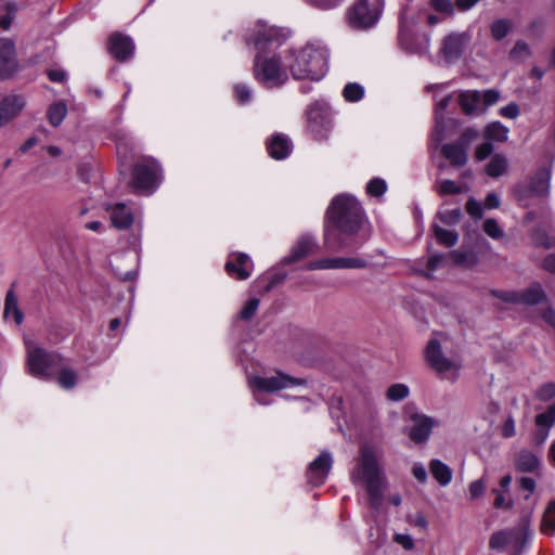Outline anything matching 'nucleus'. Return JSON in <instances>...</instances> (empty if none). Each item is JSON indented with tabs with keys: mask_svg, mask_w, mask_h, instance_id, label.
I'll list each match as a JSON object with an SVG mask.
<instances>
[{
	"mask_svg": "<svg viewBox=\"0 0 555 555\" xmlns=\"http://www.w3.org/2000/svg\"><path fill=\"white\" fill-rule=\"evenodd\" d=\"M287 34L273 26L259 24L247 39L256 49L254 60L255 79L266 88H279L288 81V67L285 55L274 51L286 40Z\"/></svg>",
	"mask_w": 555,
	"mask_h": 555,
	"instance_id": "obj_1",
	"label": "nucleus"
},
{
	"mask_svg": "<svg viewBox=\"0 0 555 555\" xmlns=\"http://www.w3.org/2000/svg\"><path fill=\"white\" fill-rule=\"evenodd\" d=\"M330 225L325 230L324 243L332 250L358 248L366 240L353 238L362 229L364 215L360 203L349 194H340L333 198L328 209Z\"/></svg>",
	"mask_w": 555,
	"mask_h": 555,
	"instance_id": "obj_2",
	"label": "nucleus"
},
{
	"mask_svg": "<svg viewBox=\"0 0 555 555\" xmlns=\"http://www.w3.org/2000/svg\"><path fill=\"white\" fill-rule=\"evenodd\" d=\"M384 451L382 447L370 442H363L359 449L350 478L354 485L365 488L370 504L377 507L383 498L386 486V477L382 466Z\"/></svg>",
	"mask_w": 555,
	"mask_h": 555,
	"instance_id": "obj_3",
	"label": "nucleus"
},
{
	"mask_svg": "<svg viewBox=\"0 0 555 555\" xmlns=\"http://www.w3.org/2000/svg\"><path fill=\"white\" fill-rule=\"evenodd\" d=\"M328 49L320 41L307 42L285 53L288 70L297 80H321L328 70Z\"/></svg>",
	"mask_w": 555,
	"mask_h": 555,
	"instance_id": "obj_4",
	"label": "nucleus"
},
{
	"mask_svg": "<svg viewBox=\"0 0 555 555\" xmlns=\"http://www.w3.org/2000/svg\"><path fill=\"white\" fill-rule=\"evenodd\" d=\"M248 384L253 389L254 399L259 404H267L268 402L263 400L264 392H275L296 386H304L306 385V380L278 371L275 374L270 376H250L248 378Z\"/></svg>",
	"mask_w": 555,
	"mask_h": 555,
	"instance_id": "obj_5",
	"label": "nucleus"
},
{
	"mask_svg": "<svg viewBox=\"0 0 555 555\" xmlns=\"http://www.w3.org/2000/svg\"><path fill=\"white\" fill-rule=\"evenodd\" d=\"M27 351V367L29 373L38 378L46 379L60 369L61 358L56 353L47 352L44 349L25 339Z\"/></svg>",
	"mask_w": 555,
	"mask_h": 555,
	"instance_id": "obj_6",
	"label": "nucleus"
},
{
	"mask_svg": "<svg viewBox=\"0 0 555 555\" xmlns=\"http://www.w3.org/2000/svg\"><path fill=\"white\" fill-rule=\"evenodd\" d=\"M162 169L152 158H144L132 169L131 188L139 194H152L160 183Z\"/></svg>",
	"mask_w": 555,
	"mask_h": 555,
	"instance_id": "obj_7",
	"label": "nucleus"
},
{
	"mask_svg": "<svg viewBox=\"0 0 555 555\" xmlns=\"http://www.w3.org/2000/svg\"><path fill=\"white\" fill-rule=\"evenodd\" d=\"M307 130L317 141L328 139L333 129V116L327 103L317 101L306 109Z\"/></svg>",
	"mask_w": 555,
	"mask_h": 555,
	"instance_id": "obj_8",
	"label": "nucleus"
},
{
	"mask_svg": "<svg viewBox=\"0 0 555 555\" xmlns=\"http://www.w3.org/2000/svg\"><path fill=\"white\" fill-rule=\"evenodd\" d=\"M500 98V91L496 89L485 91L463 90L459 93L457 101L465 115L479 116L485 114L490 106L498 103Z\"/></svg>",
	"mask_w": 555,
	"mask_h": 555,
	"instance_id": "obj_9",
	"label": "nucleus"
},
{
	"mask_svg": "<svg viewBox=\"0 0 555 555\" xmlns=\"http://www.w3.org/2000/svg\"><path fill=\"white\" fill-rule=\"evenodd\" d=\"M384 0H358L347 12L351 27L369 29L375 26L382 16Z\"/></svg>",
	"mask_w": 555,
	"mask_h": 555,
	"instance_id": "obj_10",
	"label": "nucleus"
},
{
	"mask_svg": "<svg viewBox=\"0 0 555 555\" xmlns=\"http://www.w3.org/2000/svg\"><path fill=\"white\" fill-rule=\"evenodd\" d=\"M448 83L431 85L427 89L434 92L435 98V129L431 138L436 143H440L444 138V111L452 101L451 94H442L447 89Z\"/></svg>",
	"mask_w": 555,
	"mask_h": 555,
	"instance_id": "obj_11",
	"label": "nucleus"
},
{
	"mask_svg": "<svg viewBox=\"0 0 555 555\" xmlns=\"http://www.w3.org/2000/svg\"><path fill=\"white\" fill-rule=\"evenodd\" d=\"M491 295L506 304H525L535 305L545 298V294L540 284L534 283L527 289L521 292L516 291H499L492 289Z\"/></svg>",
	"mask_w": 555,
	"mask_h": 555,
	"instance_id": "obj_12",
	"label": "nucleus"
},
{
	"mask_svg": "<svg viewBox=\"0 0 555 555\" xmlns=\"http://www.w3.org/2000/svg\"><path fill=\"white\" fill-rule=\"evenodd\" d=\"M426 359L437 373L444 376L451 374L452 378H454L460 369V365L455 361L449 360L443 356L440 343L436 338L428 341Z\"/></svg>",
	"mask_w": 555,
	"mask_h": 555,
	"instance_id": "obj_13",
	"label": "nucleus"
},
{
	"mask_svg": "<svg viewBox=\"0 0 555 555\" xmlns=\"http://www.w3.org/2000/svg\"><path fill=\"white\" fill-rule=\"evenodd\" d=\"M551 171L542 168L535 172L527 186L517 191V198L522 206H529L528 196L545 197L550 193Z\"/></svg>",
	"mask_w": 555,
	"mask_h": 555,
	"instance_id": "obj_14",
	"label": "nucleus"
},
{
	"mask_svg": "<svg viewBox=\"0 0 555 555\" xmlns=\"http://www.w3.org/2000/svg\"><path fill=\"white\" fill-rule=\"evenodd\" d=\"M470 39L472 36L468 31L451 33L443 38L439 53L446 62H454L462 56Z\"/></svg>",
	"mask_w": 555,
	"mask_h": 555,
	"instance_id": "obj_15",
	"label": "nucleus"
},
{
	"mask_svg": "<svg viewBox=\"0 0 555 555\" xmlns=\"http://www.w3.org/2000/svg\"><path fill=\"white\" fill-rule=\"evenodd\" d=\"M333 466V455L328 451H322L308 466L306 472L307 481L319 487L325 482Z\"/></svg>",
	"mask_w": 555,
	"mask_h": 555,
	"instance_id": "obj_16",
	"label": "nucleus"
},
{
	"mask_svg": "<svg viewBox=\"0 0 555 555\" xmlns=\"http://www.w3.org/2000/svg\"><path fill=\"white\" fill-rule=\"evenodd\" d=\"M425 18V10L406 7L402 10L399 20V36L398 39L403 38L406 40V36L417 33V26Z\"/></svg>",
	"mask_w": 555,
	"mask_h": 555,
	"instance_id": "obj_17",
	"label": "nucleus"
},
{
	"mask_svg": "<svg viewBox=\"0 0 555 555\" xmlns=\"http://www.w3.org/2000/svg\"><path fill=\"white\" fill-rule=\"evenodd\" d=\"M253 261L247 254L233 253L225 262L227 273L237 280H246L253 272Z\"/></svg>",
	"mask_w": 555,
	"mask_h": 555,
	"instance_id": "obj_18",
	"label": "nucleus"
},
{
	"mask_svg": "<svg viewBox=\"0 0 555 555\" xmlns=\"http://www.w3.org/2000/svg\"><path fill=\"white\" fill-rule=\"evenodd\" d=\"M105 210L108 214L112 225L118 230L130 228L134 221L132 208L125 203L107 205Z\"/></svg>",
	"mask_w": 555,
	"mask_h": 555,
	"instance_id": "obj_19",
	"label": "nucleus"
},
{
	"mask_svg": "<svg viewBox=\"0 0 555 555\" xmlns=\"http://www.w3.org/2000/svg\"><path fill=\"white\" fill-rule=\"evenodd\" d=\"M522 528L499 531L491 535L490 546L494 550H502L504 547L518 550L522 544Z\"/></svg>",
	"mask_w": 555,
	"mask_h": 555,
	"instance_id": "obj_20",
	"label": "nucleus"
},
{
	"mask_svg": "<svg viewBox=\"0 0 555 555\" xmlns=\"http://www.w3.org/2000/svg\"><path fill=\"white\" fill-rule=\"evenodd\" d=\"M17 69L14 42L7 38L0 39V78L11 76Z\"/></svg>",
	"mask_w": 555,
	"mask_h": 555,
	"instance_id": "obj_21",
	"label": "nucleus"
},
{
	"mask_svg": "<svg viewBox=\"0 0 555 555\" xmlns=\"http://www.w3.org/2000/svg\"><path fill=\"white\" fill-rule=\"evenodd\" d=\"M26 101L23 96L11 94L0 100V128L8 125L22 112Z\"/></svg>",
	"mask_w": 555,
	"mask_h": 555,
	"instance_id": "obj_22",
	"label": "nucleus"
},
{
	"mask_svg": "<svg viewBox=\"0 0 555 555\" xmlns=\"http://www.w3.org/2000/svg\"><path fill=\"white\" fill-rule=\"evenodd\" d=\"M108 50L111 54L118 61H126L132 56L134 43L128 36L121 34H113L109 37Z\"/></svg>",
	"mask_w": 555,
	"mask_h": 555,
	"instance_id": "obj_23",
	"label": "nucleus"
},
{
	"mask_svg": "<svg viewBox=\"0 0 555 555\" xmlns=\"http://www.w3.org/2000/svg\"><path fill=\"white\" fill-rule=\"evenodd\" d=\"M435 421L426 415L415 414L412 416V426L410 429V438L417 443L426 441L433 430Z\"/></svg>",
	"mask_w": 555,
	"mask_h": 555,
	"instance_id": "obj_24",
	"label": "nucleus"
},
{
	"mask_svg": "<svg viewBox=\"0 0 555 555\" xmlns=\"http://www.w3.org/2000/svg\"><path fill=\"white\" fill-rule=\"evenodd\" d=\"M400 47L406 52L418 54V55H427L430 50V37L427 34H413L406 36V40L403 38L399 39Z\"/></svg>",
	"mask_w": 555,
	"mask_h": 555,
	"instance_id": "obj_25",
	"label": "nucleus"
},
{
	"mask_svg": "<svg viewBox=\"0 0 555 555\" xmlns=\"http://www.w3.org/2000/svg\"><path fill=\"white\" fill-rule=\"evenodd\" d=\"M267 150L272 158L280 160L286 158L291 154L293 144L288 137L284 134H275L268 141Z\"/></svg>",
	"mask_w": 555,
	"mask_h": 555,
	"instance_id": "obj_26",
	"label": "nucleus"
},
{
	"mask_svg": "<svg viewBox=\"0 0 555 555\" xmlns=\"http://www.w3.org/2000/svg\"><path fill=\"white\" fill-rule=\"evenodd\" d=\"M315 242L310 236H302L293 247L292 253L282 259L283 264L294 263L313 253Z\"/></svg>",
	"mask_w": 555,
	"mask_h": 555,
	"instance_id": "obj_27",
	"label": "nucleus"
},
{
	"mask_svg": "<svg viewBox=\"0 0 555 555\" xmlns=\"http://www.w3.org/2000/svg\"><path fill=\"white\" fill-rule=\"evenodd\" d=\"M441 153L453 166L461 167L467 162L466 150L460 143L442 145Z\"/></svg>",
	"mask_w": 555,
	"mask_h": 555,
	"instance_id": "obj_28",
	"label": "nucleus"
},
{
	"mask_svg": "<svg viewBox=\"0 0 555 555\" xmlns=\"http://www.w3.org/2000/svg\"><path fill=\"white\" fill-rule=\"evenodd\" d=\"M3 317L7 320L12 318L17 325H20L24 320V314L18 308L17 296L13 289L8 291L5 295Z\"/></svg>",
	"mask_w": 555,
	"mask_h": 555,
	"instance_id": "obj_29",
	"label": "nucleus"
},
{
	"mask_svg": "<svg viewBox=\"0 0 555 555\" xmlns=\"http://www.w3.org/2000/svg\"><path fill=\"white\" fill-rule=\"evenodd\" d=\"M429 469L433 477L440 486L446 487L451 482L453 476L452 469L440 460H433L429 464Z\"/></svg>",
	"mask_w": 555,
	"mask_h": 555,
	"instance_id": "obj_30",
	"label": "nucleus"
},
{
	"mask_svg": "<svg viewBox=\"0 0 555 555\" xmlns=\"http://www.w3.org/2000/svg\"><path fill=\"white\" fill-rule=\"evenodd\" d=\"M509 129L500 121L489 122L483 130L485 138L494 142H505L508 139Z\"/></svg>",
	"mask_w": 555,
	"mask_h": 555,
	"instance_id": "obj_31",
	"label": "nucleus"
},
{
	"mask_svg": "<svg viewBox=\"0 0 555 555\" xmlns=\"http://www.w3.org/2000/svg\"><path fill=\"white\" fill-rule=\"evenodd\" d=\"M515 464L518 470L533 473L538 469L540 461L537 455L530 451H520L516 455Z\"/></svg>",
	"mask_w": 555,
	"mask_h": 555,
	"instance_id": "obj_32",
	"label": "nucleus"
},
{
	"mask_svg": "<svg viewBox=\"0 0 555 555\" xmlns=\"http://www.w3.org/2000/svg\"><path fill=\"white\" fill-rule=\"evenodd\" d=\"M17 10V5L14 1L0 0V11H3V14L0 16L1 29L8 30L11 27L13 21L15 20Z\"/></svg>",
	"mask_w": 555,
	"mask_h": 555,
	"instance_id": "obj_33",
	"label": "nucleus"
},
{
	"mask_svg": "<svg viewBox=\"0 0 555 555\" xmlns=\"http://www.w3.org/2000/svg\"><path fill=\"white\" fill-rule=\"evenodd\" d=\"M554 423H555V402L552 405H550L545 412L540 413L535 416V424L539 427L545 429V431L542 434V437L540 440L541 443L544 442V440L547 438L548 430L554 425Z\"/></svg>",
	"mask_w": 555,
	"mask_h": 555,
	"instance_id": "obj_34",
	"label": "nucleus"
},
{
	"mask_svg": "<svg viewBox=\"0 0 555 555\" xmlns=\"http://www.w3.org/2000/svg\"><path fill=\"white\" fill-rule=\"evenodd\" d=\"M541 531L547 535L555 533V501L550 502L543 513Z\"/></svg>",
	"mask_w": 555,
	"mask_h": 555,
	"instance_id": "obj_35",
	"label": "nucleus"
},
{
	"mask_svg": "<svg viewBox=\"0 0 555 555\" xmlns=\"http://www.w3.org/2000/svg\"><path fill=\"white\" fill-rule=\"evenodd\" d=\"M513 23L507 18H499L492 22L490 26L491 36L494 40L504 39L512 30Z\"/></svg>",
	"mask_w": 555,
	"mask_h": 555,
	"instance_id": "obj_36",
	"label": "nucleus"
},
{
	"mask_svg": "<svg viewBox=\"0 0 555 555\" xmlns=\"http://www.w3.org/2000/svg\"><path fill=\"white\" fill-rule=\"evenodd\" d=\"M507 159L501 154H495L487 165L486 172L488 176L498 178L507 169Z\"/></svg>",
	"mask_w": 555,
	"mask_h": 555,
	"instance_id": "obj_37",
	"label": "nucleus"
},
{
	"mask_svg": "<svg viewBox=\"0 0 555 555\" xmlns=\"http://www.w3.org/2000/svg\"><path fill=\"white\" fill-rule=\"evenodd\" d=\"M435 236L439 244L451 247L457 243L459 235L455 231L434 225Z\"/></svg>",
	"mask_w": 555,
	"mask_h": 555,
	"instance_id": "obj_38",
	"label": "nucleus"
},
{
	"mask_svg": "<svg viewBox=\"0 0 555 555\" xmlns=\"http://www.w3.org/2000/svg\"><path fill=\"white\" fill-rule=\"evenodd\" d=\"M66 115L67 106L63 102L53 103L48 111L49 121L54 127L61 125Z\"/></svg>",
	"mask_w": 555,
	"mask_h": 555,
	"instance_id": "obj_39",
	"label": "nucleus"
},
{
	"mask_svg": "<svg viewBox=\"0 0 555 555\" xmlns=\"http://www.w3.org/2000/svg\"><path fill=\"white\" fill-rule=\"evenodd\" d=\"M455 264L472 267L477 262V257L469 250H453L449 254Z\"/></svg>",
	"mask_w": 555,
	"mask_h": 555,
	"instance_id": "obj_40",
	"label": "nucleus"
},
{
	"mask_svg": "<svg viewBox=\"0 0 555 555\" xmlns=\"http://www.w3.org/2000/svg\"><path fill=\"white\" fill-rule=\"evenodd\" d=\"M483 232L492 240H503L505 237L504 230L500 227L498 221L493 218H488L482 223Z\"/></svg>",
	"mask_w": 555,
	"mask_h": 555,
	"instance_id": "obj_41",
	"label": "nucleus"
},
{
	"mask_svg": "<svg viewBox=\"0 0 555 555\" xmlns=\"http://www.w3.org/2000/svg\"><path fill=\"white\" fill-rule=\"evenodd\" d=\"M343 96L347 102H358L364 96V88L357 82H349L343 89Z\"/></svg>",
	"mask_w": 555,
	"mask_h": 555,
	"instance_id": "obj_42",
	"label": "nucleus"
},
{
	"mask_svg": "<svg viewBox=\"0 0 555 555\" xmlns=\"http://www.w3.org/2000/svg\"><path fill=\"white\" fill-rule=\"evenodd\" d=\"M531 55L530 47L522 40L516 41L515 46L509 52V57L516 62H524Z\"/></svg>",
	"mask_w": 555,
	"mask_h": 555,
	"instance_id": "obj_43",
	"label": "nucleus"
},
{
	"mask_svg": "<svg viewBox=\"0 0 555 555\" xmlns=\"http://www.w3.org/2000/svg\"><path fill=\"white\" fill-rule=\"evenodd\" d=\"M410 393V389L405 384H393L386 391V398L389 401L398 402L405 399Z\"/></svg>",
	"mask_w": 555,
	"mask_h": 555,
	"instance_id": "obj_44",
	"label": "nucleus"
},
{
	"mask_svg": "<svg viewBox=\"0 0 555 555\" xmlns=\"http://www.w3.org/2000/svg\"><path fill=\"white\" fill-rule=\"evenodd\" d=\"M531 241L538 247H544L546 249L555 247V237L546 235V233L540 229L532 232Z\"/></svg>",
	"mask_w": 555,
	"mask_h": 555,
	"instance_id": "obj_45",
	"label": "nucleus"
},
{
	"mask_svg": "<svg viewBox=\"0 0 555 555\" xmlns=\"http://www.w3.org/2000/svg\"><path fill=\"white\" fill-rule=\"evenodd\" d=\"M57 382L64 389H70L76 385L77 375L73 370L61 369L59 372Z\"/></svg>",
	"mask_w": 555,
	"mask_h": 555,
	"instance_id": "obj_46",
	"label": "nucleus"
},
{
	"mask_svg": "<svg viewBox=\"0 0 555 555\" xmlns=\"http://www.w3.org/2000/svg\"><path fill=\"white\" fill-rule=\"evenodd\" d=\"M258 307H259V299L257 298H251L249 300H247L245 302V305L243 306V308L241 309L240 313H238V318L242 319V320H250L256 311L258 310Z\"/></svg>",
	"mask_w": 555,
	"mask_h": 555,
	"instance_id": "obj_47",
	"label": "nucleus"
},
{
	"mask_svg": "<svg viewBox=\"0 0 555 555\" xmlns=\"http://www.w3.org/2000/svg\"><path fill=\"white\" fill-rule=\"evenodd\" d=\"M235 99L240 104H247L253 98L251 89L244 83H237L234 87Z\"/></svg>",
	"mask_w": 555,
	"mask_h": 555,
	"instance_id": "obj_48",
	"label": "nucleus"
},
{
	"mask_svg": "<svg viewBox=\"0 0 555 555\" xmlns=\"http://www.w3.org/2000/svg\"><path fill=\"white\" fill-rule=\"evenodd\" d=\"M386 189V182L379 178L372 179L366 185V191L372 196H382Z\"/></svg>",
	"mask_w": 555,
	"mask_h": 555,
	"instance_id": "obj_49",
	"label": "nucleus"
},
{
	"mask_svg": "<svg viewBox=\"0 0 555 555\" xmlns=\"http://www.w3.org/2000/svg\"><path fill=\"white\" fill-rule=\"evenodd\" d=\"M535 396L541 401H550L555 397V384L546 383L542 385L535 392Z\"/></svg>",
	"mask_w": 555,
	"mask_h": 555,
	"instance_id": "obj_50",
	"label": "nucleus"
},
{
	"mask_svg": "<svg viewBox=\"0 0 555 555\" xmlns=\"http://www.w3.org/2000/svg\"><path fill=\"white\" fill-rule=\"evenodd\" d=\"M486 491V481L483 479H478L469 483L468 486V495L469 499L475 500L480 496Z\"/></svg>",
	"mask_w": 555,
	"mask_h": 555,
	"instance_id": "obj_51",
	"label": "nucleus"
},
{
	"mask_svg": "<svg viewBox=\"0 0 555 555\" xmlns=\"http://www.w3.org/2000/svg\"><path fill=\"white\" fill-rule=\"evenodd\" d=\"M500 116L508 119H516L520 114L519 105L515 102H512L499 109Z\"/></svg>",
	"mask_w": 555,
	"mask_h": 555,
	"instance_id": "obj_52",
	"label": "nucleus"
},
{
	"mask_svg": "<svg viewBox=\"0 0 555 555\" xmlns=\"http://www.w3.org/2000/svg\"><path fill=\"white\" fill-rule=\"evenodd\" d=\"M309 270H327L335 269V258H324L308 263Z\"/></svg>",
	"mask_w": 555,
	"mask_h": 555,
	"instance_id": "obj_53",
	"label": "nucleus"
},
{
	"mask_svg": "<svg viewBox=\"0 0 555 555\" xmlns=\"http://www.w3.org/2000/svg\"><path fill=\"white\" fill-rule=\"evenodd\" d=\"M433 9L440 13L452 14L454 7L451 0H430Z\"/></svg>",
	"mask_w": 555,
	"mask_h": 555,
	"instance_id": "obj_54",
	"label": "nucleus"
},
{
	"mask_svg": "<svg viewBox=\"0 0 555 555\" xmlns=\"http://www.w3.org/2000/svg\"><path fill=\"white\" fill-rule=\"evenodd\" d=\"M466 211L473 218H480L483 212L482 205L475 198H469L466 203Z\"/></svg>",
	"mask_w": 555,
	"mask_h": 555,
	"instance_id": "obj_55",
	"label": "nucleus"
},
{
	"mask_svg": "<svg viewBox=\"0 0 555 555\" xmlns=\"http://www.w3.org/2000/svg\"><path fill=\"white\" fill-rule=\"evenodd\" d=\"M492 492L495 495L494 507H496V508H505V509H508V508L512 507L513 503H512L511 500H507L505 498L504 491H501V490H498V489H493Z\"/></svg>",
	"mask_w": 555,
	"mask_h": 555,
	"instance_id": "obj_56",
	"label": "nucleus"
},
{
	"mask_svg": "<svg viewBox=\"0 0 555 555\" xmlns=\"http://www.w3.org/2000/svg\"><path fill=\"white\" fill-rule=\"evenodd\" d=\"M393 540L396 543L401 545L405 551H411L414 547V540L410 534L396 533Z\"/></svg>",
	"mask_w": 555,
	"mask_h": 555,
	"instance_id": "obj_57",
	"label": "nucleus"
},
{
	"mask_svg": "<svg viewBox=\"0 0 555 555\" xmlns=\"http://www.w3.org/2000/svg\"><path fill=\"white\" fill-rule=\"evenodd\" d=\"M439 192L441 194H457L461 192V186L452 180H444L440 184Z\"/></svg>",
	"mask_w": 555,
	"mask_h": 555,
	"instance_id": "obj_58",
	"label": "nucleus"
},
{
	"mask_svg": "<svg viewBox=\"0 0 555 555\" xmlns=\"http://www.w3.org/2000/svg\"><path fill=\"white\" fill-rule=\"evenodd\" d=\"M492 151L493 146L490 142L482 143L476 149V158L478 160H483L491 155Z\"/></svg>",
	"mask_w": 555,
	"mask_h": 555,
	"instance_id": "obj_59",
	"label": "nucleus"
},
{
	"mask_svg": "<svg viewBox=\"0 0 555 555\" xmlns=\"http://www.w3.org/2000/svg\"><path fill=\"white\" fill-rule=\"evenodd\" d=\"M310 4L322 9V10H330L333 8H336L341 0H307Z\"/></svg>",
	"mask_w": 555,
	"mask_h": 555,
	"instance_id": "obj_60",
	"label": "nucleus"
},
{
	"mask_svg": "<svg viewBox=\"0 0 555 555\" xmlns=\"http://www.w3.org/2000/svg\"><path fill=\"white\" fill-rule=\"evenodd\" d=\"M501 204L500 197L496 193L491 192L487 195L483 206L486 209H495L499 208Z\"/></svg>",
	"mask_w": 555,
	"mask_h": 555,
	"instance_id": "obj_61",
	"label": "nucleus"
},
{
	"mask_svg": "<svg viewBox=\"0 0 555 555\" xmlns=\"http://www.w3.org/2000/svg\"><path fill=\"white\" fill-rule=\"evenodd\" d=\"M461 217V211L459 209H453L449 212H444L440 215V220L443 223L457 222Z\"/></svg>",
	"mask_w": 555,
	"mask_h": 555,
	"instance_id": "obj_62",
	"label": "nucleus"
},
{
	"mask_svg": "<svg viewBox=\"0 0 555 555\" xmlns=\"http://www.w3.org/2000/svg\"><path fill=\"white\" fill-rule=\"evenodd\" d=\"M519 487L528 491L529 494H532L535 490V481L531 477H521L519 479Z\"/></svg>",
	"mask_w": 555,
	"mask_h": 555,
	"instance_id": "obj_63",
	"label": "nucleus"
},
{
	"mask_svg": "<svg viewBox=\"0 0 555 555\" xmlns=\"http://www.w3.org/2000/svg\"><path fill=\"white\" fill-rule=\"evenodd\" d=\"M413 476L420 481L425 482L427 480L426 468L422 464H414L412 468Z\"/></svg>",
	"mask_w": 555,
	"mask_h": 555,
	"instance_id": "obj_64",
	"label": "nucleus"
}]
</instances>
